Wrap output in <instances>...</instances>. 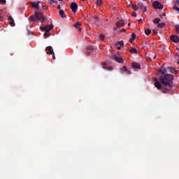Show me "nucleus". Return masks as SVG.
<instances>
[{
  "label": "nucleus",
  "mask_w": 179,
  "mask_h": 179,
  "mask_svg": "<svg viewBox=\"0 0 179 179\" xmlns=\"http://www.w3.org/2000/svg\"><path fill=\"white\" fill-rule=\"evenodd\" d=\"M173 79H174V76L171 74H166L161 76L159 78L161 83L157 78H153V80L155 82V87H157L158 90L162 89V93H169V92L171 90V87H173Z\"/></svg>",
  "instance_id": "1"
},
{
  "label": "nucleus",
  "mask_w": 179,
  "mask_h": 179,
  "mask_svg": "<svg viewBox=\"0 0 179 179\" xmlns=\"http://www.w3.org/2000/svg\"><path fill=\"white\" fill-rule=\"evenodd\" d=\"M45 17H44V14L43 13L39 11H36L34 15L29 17V23H31V22H37V20H41V22H45Z\"/></svg>",
  "instance_id": "2"
},
{
  "label": "nucleus",
  "mask_w": 179,
  "mask_h": 179,
  "mask_svg": "<svg viewBox=\"0 0 179 179\" xmlns=\"http://www.w3.org/2000/svg\"><path fill=\"white\" fill-rule=\"evenodd\" d=\"M168 72H170L171 73H178V71H177L175 68L173 67H164V66H162L160 67V69L158 70V75H166Z\"/></svg>",
  "instance_id": "3"
},
{
  "label": "nucleus",
  "mask_w": 179,
  "mask_h": 179,
  "mask_svg": "<svg viewBox=\"0 0 179 179\" xmlns=\"http://www.w3.org/2000/svg\"><path fill=\"white\" fill-rule=\"evenodd\" d=\"M45 52L49 55H52L53 59H55V53H54V50L51 46H48L45 49Z\"/></svg>",
  "instance_id": "4"
},
{
  "label": "nucleus",
  "mask_w": 179,
  "mask_h": 179,
  "mask_svg": "<svg viewBox=\"0 0 179 179\" xmlns=\"http://www.w3.org/2000/svg\"><path fill=\"white\" fill-rule=\"evenodd\" d=\"M41 29L43 30V31H51V30H52V29H54V25L52 24L45 25L43 27H41Z\"/></svg>",
  "instance_id": "5"
},
{
  "label": "nucleus",
  "mask_w": 179,
  "mask_h": 179,
  "mask_svg": "<svg viewBox=\"0 0 179 179\" xmlns=\"http://www.w3.org/2000/svg\"><path fill=\"white\" fill-rule=\"evenodd\" d=\"M120 72L122 74L125 73V75H131V71L128 70L125 66L120 69Z\"/></svg>",
  "instance_id": "6"
},
{
  "label": "nucleus",
  "mask_w": 179,
  "mask_h": 179,
  "mask_svg": "<svg viewBox=\"0 0 179 179\" xmlns=\"http://www.w3.org/2000/svg\"><path fill=\"white\" fill-rule=\"evenodd\" d=\"M152 6L155 9H163V5H162L159 1H154L152 3Z\"/></svg>",
  "instance_id": "7"
},
{
  "label": "nucleus",
  "mask_w": 179,
  "mask_h": 179,
  "mask_svg": "<svg viewBox=\"0 0 179 179\" xmlns=\"http://www.w3.org/2000/svg\"><path fill=\"white\" fill-rule=\"evenodd\" d=\"M71 9L73 13H76L78 10V4L76 3H71Z\"/></svg>",
  "instance_id": "8"
},
{
  "label": "nucleus",
  "mask_w": 179,
  "mask_h": 179,
  "mask_svg": "<svg viewBox=\"0 0 179 179\" xmlns=\"http://www.w3.org/2000/svg\"><path fill=\"white\" fill-rule=\"evenodd\" d=\"M138 8H141V9L143 10V12H146L148 10V7L146 6L143 5V3H138Z\"/></svg>",
  "instance_id": "9"
},
{
  "label": "nucleus",
  "mask_w": 179,
  "mask_h": 179,
  "mask_svg": "<svg viewBox=\"0 0 179 179\" xmlns=\"http://www.w3.org/2000/svg\"><path fill=\"white\" fill-rule=\"evenodd\" d=\"M40 3H41V2L38 1V3H31V6L32 8H34V9H37V10H38L40 9Z\"/></svg>",
  "instance_id": "10"
},
{
  "label": "nucleus",
  "mask_w": 179,
  "mask_h": 179,
  "mask_svg": "<svg viewBox=\"0 0 179 179\" xmlns=\"http://www.w3.org/2000/svg\"><path fill=\"white\" fill-rule=\"evenodd\" d=\"M131 66L134 69H141V64L136 62H133Z\"/></svg>",
  "instance_id": "11"
},
{
  "label": "nucleus",
  "mask_w": 179,
  "mask_h": 179,
  "mask_svg": "<svg viewBox=\"0 0 179 179\" xmlns=\"http://www.w3.org/2000/svg\"><path fill=\"white\" fill-rule=\"evenodd\" d=\"M171 40L173 41V43H179V37L176 35H172L171 36Z\"/></svg>",
  "instance_id": "12"
},
{
  "label": "nucleus",
  "mask_w": 179,
  "mask_h": 179,
  "mask_svg": "<svg viewBox=\"0 0 179 179\" xmlns=\"http://www.w3.org/2000/svg\"><path fill=\"white\" fill-rule=\"evenodd\" d=\"M125 23L124 22V20H120L116 23L117 27H122Z\"/></svg>",
  "instance_id": "13"
},
{
  "label": "nucleus",
  "mask_w": 179,
  "mask_h": 179,
  "mask_svg": "<svg viewBox=\"0 0 179 179\" xmlns=\"http://www.w3.org/2000/svg\"><path fill=\"white\" fill-rule=\"evenodd\" d=\"M8 20H10V24L11 26H15V20H13V17H12V16L8 17Z\"/></svg>",
  "instance_id": "14"
},
{
  "label": "nucleus",
  "mask_w": 179,
  "mask_h": 179,
  "mask_svg": "<svg viewBox=\"0 0 179 179\" xmlns=\"http://www.w3.org/2000/svg\"><path fill=\"white\" fill-rule=\"evenodd\" d=\"M80 26H82V24L79 22H76L75 24H74V27L76 28V29H78V30H82V29L80 28Z\"/></svg>",
  "instance_id": "15"
},
{
  "label": "nucleus",
  "mask_w": 179,
  "mask_h": 179,
  "mask_svg": "<svg viewBox=\"0 0 179 179\" xmlns=\"http://www.w3.org/2000/svg\"><path fill=\"white\" fill-rule=\"evenodd\" d=\"M136 38V34L135 33H133L131 34V38L129 40V43H132L135 39Z\"/></svg>",
  "instance_id": "16"
},
{
  "label": "nucleus",
  "mask_w": 179,
  "mask_h": 179,
  "mask_svg": "<svg viewBox=\"0 0 179 179\" xmlns=\"http://www.w3.org/2000/svg\"><path fill=\"white\" fill-rule=\"evenodd\" d=\"M61 17H66V15H65V11H64V10H60L59 12Z\"/></svg>",
  "instance_id": "17"
},
{
  "label": "nucleus",
  "mask_w": 179,
  "mask_h": 179,
  "mask_svg": "<svg viewBox=\"0 0 179 179\" xmlns=\"http://www.w3.org/2000/svg\"><path fill=\"white\" fill-rule=\"evenodd\" d=\"M115 60L117 61V62H120V64H122L124 62V59H122V57H114Z\"/></svg>",
  "instance_id": "18"
},
{
  "label": "nucleus",
  "mask_w": 179,
  "mask_h": 179,
  "mask_svg": "<svg viewBox=\"0 0 179 179\" xmlns=\"http://www.w3.org/2000/svg\"><path fill=\"white\" fill-rule=\"evenodd\" d=\"M145 34L146 36H149L152 34V30H150V29H147L145 30Z\"/></svg>",
  "instance_id": "19"
},
{
  "label": "nucleus",
  "mask_w": 179,
  "mask_h": 179,
  "mask_svg": "<svg viewBox=\"0 0 179 179\" xmlns=\"http://www.w3.org/2000/svg\"><path fill=\"white\" fill-rule=\"evenodd\" d=\"M130 52L132 54H138V50H136V48H133L130 50Z\"/></svg>",
  "instance_id": "20"
},
{
  "label": "nucleus",
  "mask_w": 179,
  "mask_h": 179,
  "mask_svg": "<svg viewBox=\"0 0 179 179\" xmlns=\"http://www.w3.org/2000/svg\"><path fill=\"white\" fill-rule=\"evenodd\" d=\"M131 8L134 9V10L136 11L138 9H139V6L137 5H133L131 6Z\"/></svg>",
  "instance_id": "21"
},
{
  "label": "nucleus",
  "mask_w": 179,
  "mask_h": 179,
  "mask_svg": "<svg viewBox=\"0 0 179 179\" xmlns=\"http://www.w3.org/2000/svg\"><path fill=\"white\" fill-rule=\"evenodd\" d=\"M86 50L87 51H93V50H94V48H93V46H87Z\"/></svg>",
  "instance_id": "22"
},
{
  "label": "nucleus",
  "mask_w": 179,
  "mask_h": 179,
  "mask_svg": "<svg viewBox=\"0 0 179 179\" xmlns=\"http://www.w3.org/2000/svg\"><path fill=\"white\" fill-rule=\"evenodd\" d=\"M160 20H161L160 18H155V19H154L153 22H154L155 24H157L160 22Z\"/></svg>",
  "instance_id": "23"
},
{
  "label": "nucleus",
  "mask_w": 179,
  "mask_h": 179,
  "mask_svg": "<svg viewBox=\"0 0 179 179\" xmlns=\"http://www.w3.org/2000/svg\"><path fill=\"white\" fill-rule=\"evenodd\" d=\"M94 20L95 23H97V22H100V18L98 16H95L94 17Z\"/></svg>",
  "instance_id": "24"
},
{
  "label": "nucleus",
  "mask_w": 179,
  "mask_h": 179,
  "mask_svg": "<svg viewBox=\"0 0 179 179\" xmlns=\"http://www.w3.org/2000/svg\"><path fill=\"white\" fill-rule=\"evenodd\" d=\"M44 36L45 37H50L51 34H50V31H45Z\"/></svg>",
  "instance_id": "25"
},
{
  "label": "nucleus",
  "mask_w": 179,
  "mask_h": 179,
  "mask_svg": "<svg viewBox=\"0 0 179 179\" xmlns=\"http://www.w3.org/2000/svg\"><path fill=\"white\" fill-rule=\"evenodd\" d=\"M101 3H103V1L102 0H96V5L98 6H101Z\"/></svg>",
  "instance_id": "26"
},
{
  "label": "nucleus",
  "mask_w": 179,
  "mask_h": 179,
  "mask_svg": "<svg viewBox=\"0 0 179 179\" xmlns=\"http://www.w3.org/2000/svg\"><path fill=\"white\" fill-rule=\"evenodd\" d=\"M166 26L165 23H159L158 24V27H159V29H162V27H164Z\"/></svg>",
  "instance_id": "27"
},
{
  "label": "nucleus",
  "mask_w": 179,
  "mask_h": 179,
  "mask_svg": "<svg viewBox=\"0 0 179 179\" xmlns=\"http://www.w3.org/2000/svg\"><path fill=\"white\" fill-rule=\"evenodd\" d=\"M49 3L50 5H52L53 3H58V1L55 0H49Z\"/></svg>",
  "instance_id": "28"
},
{
  "label": "nucleus",
  "mask_w": 179,
  "mask_h": 179,
  "mask_svg": "<svg viewBox=\"0 0 179 179\" xmlns=\"http://www.w3.org/2000/svg\"><path fill=\"white\" fill-rule=\"evenodd\" d=\"M103 69H106L107 71H113V66L103 67Z\"/></svg>",
  "instance_id": "29"
},
{
  "label": "nucleus",
  "mask_w": 179,
  "mask_h": 179,
  "mask_svg": "<svg viewBox=\"0 0 179 179\" xmlns=\"http://www.w3.org/2000/svg\"><path fill=\"white\" fill-rule=\"evenodd\" d=\"M116 45H124V41H121L116 43Z\"/></svg>",
  "instance_id": "30"
},
{
  "label": "nucleus",
  "mask_w": 179,
  "mask_h": 179,
  "mask_svg": "<svg viewBox=\"0 0 179 179\" xmlns=\"http://www.w3.org/2000/svg\"><path fill=\"white\" fill-rule=\"evenodd\" d=\"M175 29L176 30V33H178V34H179V25H176Z\"/></svg>",
  "instance_id": "31"
},
{
  "label": "nucleus",
  "mask_w": 179,
  "mask_h": 179,
  "mask_svg": "<svg viewBox=\"0 0 179 179\" xmlns=\"http://www.w3.org/2000/svg\"><path fill=\"white\" fill-rule=\"evenodd\" d=\"M99 38H100V40H104V38H106V36L104 35H103V34H101L99 36Z\"/></svg>",
  "instance_id": "32"
},
{
  "label": "nucleus",
  "mask_w": 179,
  "mask_h": 179,
  "mask_svg": "<svg viewBox=\"0 0 179 179\" xmlns=\"http://www.w3.org/2000/svg\"><path fill=\"white\" fill-rule=\"evenodd\" d=\"M0 3L5 5V3H6V0H0Z\"/></svg>",
  "instance_id": "33"
},
{
  "label": "nucleus",
  "mask_w": 179,
  "mask_h": 179,
  "mask_svg": "<svg viewBox=\"0 0 179 179\" xmlns=\"http://www.w3.org/2000/svg\"><path fill=\"white\" fill-rule=\"evenodd\" d=\"M42 8L43 9V10H47V9H48V7L47 6H42Z\"/></svg>",
  "instance_id": "34"
},
{
  "label": "nucleus",
  "mask_w": 179,
  "mask_h": 179,
  "mask_svg": "<svg viewBox=\"0 0 179 179\" xmlns=\"http://www.w3.org/2000/svg\"><path fill=\"white\" fill-rule=\"evenodd\" d=\"M176 59L178 60V64H179V55L178 54H176Z\"/></svg>",
  "instance_id": "35"
},
{
  "label": "nucleus",
  "mask_w": 179,
  "mask_h": 179,
  "mask_svg": "<svg viewBox=\"0 0 179 179\" xmlns=\"http://www.w3.org/2000/svg\"><path fill=\"white\" fill-rule=\"evenodd\" d=\"M132 16H133V17H136V16H138V15L136 14V13H133Z\"/></svg>",
  "instance_id": "36"
},
{
  "label": "nucleus",
  "mask_w": 179,
  "mask_h": 179,
  "mask_svg": "<svg viewBox=\"0 0 179 179\" xmlns=\"http://www.w3.org/2000/svg\"><path fill=\"white\" fill-rule=\"evenodd\" d=\"M106 65H107V64H106V62H103L102 63V68H106Z\"/></svg>",
  "instance_id": "37"
},
{
  "label": "nucleus",
  "mask_w": 179,
  "mask_h": 179,
  "mask_svg": "<svg viewBox=\"0 0 179 179\" xmlns=\"http://www.w3.org/2000/svg\"><path fill=\"white\" fill-rule=\"evenodd\" d=\"M153 34H157V31L156 29H154L152 31Z\"/></svg>",
  "instance_id": "38"
},
{
  "label": "nucleus",
  "mask_w": 179,
  "mask_h": 179,
  "mask_svg": "<svg viewBox=\"0 0 179 179\" xmlns=\"http://www.w3.org/2000/svg\"><path fill=\"white\" fill-rule=\"evenodd\" d=\"M122 31H124V33H125V31H127V29H122Z\"/></svg>",
  "instance_id": "39"
},
{
  "label": "nucleus",
  "mask_w": 179,
  "mask_h": 179,
  "mask_svg": "<svg viewBox=\"0 0 179 179\" xmlns=\"http://www.w3.org/2000/svg\"><path fill=\"white\" fill-rule=\"evenodd\" d=\"M132 6H134V5H132V4L129 5V8H132Z\"/></svg>",
  "instance_id": "40"
},
{
  "label": "nucleus",
  "mask_w": 179,
  "mask_h": 179,
  "mask_svg": "<svg viewBox=\"0 0 179 179\" xmlns=\"http://www.w3.org/2000/svg\"><path fill=\"white\" fill-rule=\"evenodd\" d=\"M162 16H166V13H162Z\"/></svg>",
  "instance_id": "41"
},
{
  "label": "nucleus",
  "mask_w": 179,
  "mask_h": 179,
  "mask_svg": "<svg viewBox=\"0 0 179 179\" xmlns=\"http://www.w3.org/2000/svg\"><path fill=\"white\" fill-rule=\"evenodd\" d=\"M2 20H3L2 19V17L0 15V22H2Z\"/></svg>",
  "instance_id": "42"
},
{
  "label": "nucleus",
  "mask_w": 179,
  "mask_h": 179,
  "mask_svg": "<svg viewBox=\"0 0 179 179\" xmlns=\"http://www.w3.org/2000/svg\"><path fill=\"white\" fill-rule=\"evenodd\" d=\"M61 8V6L60 5H58L57 6V9H59Z\"/></svg>",
  "instance_id": "43"
},
{
  "label": "nucleus",
  "mask_w": 179,
  "mask_h": 179,
  "mask_svg": "<svg viewBox=\"0 0 179 179\" xmlns=\"http://www.w3.org/2000/svg\"><path fill=\"white\" fill-rule=\"evenodd\" d=\"M152 58H153V59H156V55H155Z\"/></svg>",
  "instance_id": "44"
},
{
  "label": "nucleus",
  "mask_w": 179,
  "mask_h": 179,
  "mask_svg": "<svg viewBox=\"0 0 179 179\" xmlns=\"http://www.w3.org/2000/svg\"><path fill=\"white\" fill-rule=\"evenodd\" d=\"M87 55H90V52H87Z\"/></svg>",
  "instance_id": "45"
},
{
  "label": "nucleus",
  "mask_w": 179,
  "mask_h": 179,
  "mask_svg": "<svg viewBox=\"0 0 179 179\" xmlns=\"http://www.w3.org/2000/svg\"><path fill=\"white\" fill-rule=\"evenodd\" d=\"M117 50H121V47H117Z\"/></svg>",
  "instance_id": "46"
},
{
  "label": "nucleus",
  "mask_w": 179,
  "mask_h": 179,
  "mask_svg": "<svg viewBox=\"0 0 179 179\" xmlns=\"http://www.w3.org/2000/svg\"><path fill=\"white\" fill-rule=\"evenodd\" d=\"M138 22H142V19L138 20Z\"/></svg>",
  "instance_id": "47"
},
{
  "label": "nucleus",
  "mask_w": 179,
  "mask_h": 179,
  "mask_svg": "<svg viewBox=\"0 0 179 179\" xmlns=\"http://www.w3.org/2000/svg\"><path fill=\"white\" fill-rule=\"evenodd\" d=\"M130 24H131V23H129V24H128V26H129Z\"/></svg>",
  "instance_id": "48"
},
{
  "label": "nucleus",
  "mask_w": 179,
  "mask_h": 179,
  "mask_svg": "<svg viewBox=\"0 0 179 179\" xmlns=\"http://www.w3.org/2000/svg\"><path fill=\"white\" fill-rule=\"evenodd\" d=\"M143 1H148V0H143Z\"/></svg>",
  "instance_id": "49"
},
{
  "label": "nucleus",
  "mask_w": 179,
  "mask_h": 179,
  "mask_svg": "<svg viewBox=\"0 0 179 179\" xmlns=\"http://www.w3.org/2000/svg\"><path fill=\"white\" fill-rule=\"evenodd\" d=\"M81 1H85V0H81Z\"/></svg>",
  "instance_id": "50"
},
{
  "label": "nucleus",
  "mask_w": 179,
  "mask_h": 179,
  "mask_svg": "<svg viewBox=\"0 0 179 179\" xmlns=\"http://www.w3.org/2000/svg\"><path fill=\"white\" fill-rule=\"evenodd\" d=\"M59 1H63V0H59Z\"/></svg>",
  "instance_id": "51"
}]
</instances>
